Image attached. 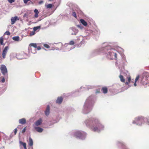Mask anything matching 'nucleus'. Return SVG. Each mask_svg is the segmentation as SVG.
Wrapping results in <instances>:
<instances>
[{
	"label": "nucleus",
	"mask_w": 149,
	"mask_h": 149,
	"mask_svg": "<svg viewBox=\"0 0 149 149\" xmlns=\"http://www.w3.org/2000/svg\"><path fill=\"white\" fill-rule=\"evenodd\" d=\"M40 28V26H37L34 27L33 28V30L34 31H36L37 30L39 29Z\"/></svg>",
	"instance_id": "a878e982"
},
{
	"label": "nucleus",
	"mask_w": 149,
	"mask_h": 149,
	"mask_svg": "<svg viewBox=\"0 0 149 149\" xmlns=\"http://www.w3.org/2000/svg\"><path fill=\"white\" fill-rule=\"evenodd\" d=\"M80 22L84 26H86L87 25V22L85 21L84 19H80Z\"/></svg>",
	"instance_id": "f3484780"
},
{
	"label": "nucleus",
	"mask_w": 149,
	"mask_h": 149,
	"mask_svg": "<svg viewBox=\"0 0 149 149\" xmlns=\"http://www.w3.org/2000/svg\"><path fill=\"white\" fill-rule=\"evenodd\" d=\"M26 120L25 118H24L20 119L19 120V123L21 124H24L26 123Z\"/></svg>",
	"instance_id": "ddd939ff"
},
{
	"label": "nucleus",
	"mask_w": 149,
	"mask_h": 149,
	"mask_svg": "<svg viewBox=\"0 0 149 149\" xmlns=\"http://www.w3.org/2000/svg\"><path fill=\"white\" fill-rule=\"evenodd\" d=\"M30 0H23L24 2L25 3H27L28 1H29Z\"/></svg>",
	"instance_id": "ea45409f"
},
{
	"label": "nucleus",
	"mask_w": 149,
	"mask_h": 149,
	"mask_svg": "<svg viewBox=\"0 0 149 149\" xmlns=\"http://www.w3.org/2000/svg\"><path fill=\"white\" fill-rule=\"evenodd\" d=\"M3 38H0V43L1 45H4L3 43Z\"/></svg>",
	"instance_id": "c85d7f7f"
},
{
	"label": "nucleus",
	"mask_w": 149,
	"mask_h": 149,
	"mask_svg": "<svg viewBox=\"0 0 149 149\" xmlns=\"http://www.w3.org/2000/svg\"><path fill=\"white\" fill-rule=\"evenodd\" d=\"M17 19L19 20V19L17 16H15L14 17H12L11 19V24H14L15 22L16 21Z\"/></svg>",
	"instance_id": "9b49d317"
},
{
	"label": "nucleus",
	"mask_w": 149,
	"mask_h": 149,
	"mask_svg": "<svg viewBox=\"0 0 149 149\" xmlns=\"http://www.w3.org/2000/svg\"><path fill=\"white\" fill-rule=\"evenodd\" d=\"M72 15L73 16H74V17H77V16H76V13L75 12H73L72 13Z\"/></svg>",
	"instance_id": "4c0bfd02"
},
{
	"label": "nucleus",
	"mask_w": 149,
	"mask_h": 149,
	"mask_svg": "<svg viewBox=\"0 0 149 149\" xmlns=\"http://www.w3.org/2000/svg\"><path fill=\"white\" fill-rule=\"evenodd\" d=\"M5 34L7 35H10V32L8 31H6L5 33Z\"/></svg>",
	"instance_id": "c9c22d12"
},
{
	"label": "nucleus",
	"mask_w": 149,
	"mask_h": 149,
	"mask_svg": "<svg viewBox=\"0 0 149 149\" xmlns=\"http://www.w3.org/2000/svg\"><path fill=\"white\" fill-rule=\"evenodd\" d=\"M37 47V44L36 43H31L29 45V50H31V52L33 54H35L36 53V49Z\"/></svg>",
	"instance_id": "0eeeda50"
},
{
	"label": "nucleus",
	"mask_w": 149,
	"mask_h": 149,
	"mask_svg": "<svg viewBox=\"0 0 149 149\" xmlns=\"http://www.w3.org/2000/svg\"><path fill=\"white\" fill-rule=\"evenodd\" d=\"M119 77L120 79V81L123 82H124L125 81V79L123 78V76L122 75H120Z\"/></svg>",
	"instance_id": "393cba45"
},
{
	"label": "nucleus",
	"mask_w": 149,
	"mask_h": 149,
	"mask_svg": "<svg viewBox=\"0 0 149 149\" xmlns=\"http://www.w3.org/2000/svg\"><path fill=\"white\" fill-rule=\"evenodd\" d=\"M28 144L30 146H32L33 144V140L30 137H29V138Z\"/></svg>",
	"instance_id": "dca6fc26"
},
{
	"label": "nucleus",
	"mask_w": 149,
	"mask_h": 149,
	"mask_svg": "<svg viewBox=\"0 0 149 149\" xmlns=\"http://www.w3.org/2000/svg\"><path fill=\"white\" fill-rule=\"evenodd\" d=\"M139 75H138L136 77V78H135V81H136H136L139 79Z\"/></svg>",
	"instance_id": "473e14b6"
},
{
	"label": "nucleus",
	"mask_w": 149,
	"mask_h": 149,
	"mask_svg": "<svg viewBox=\"0 0 149 149\" xmlns=\"http://www.w3.org/2000/svg\"><path fill=\"white\" fill-rule=\"evenodd\" d=\"M35 31H33L29 33V35L31 36H32L34 35L35 34Z\"/></svg>",
	"instance_id": "c756f323"
},
{
	"label": "nucleus",
	"mask_w": 149,
	"mask_h": 149,
	"mask_svg": "<svg viewBox=\"0 0 149 149\" xmlns=\"http://www.w3.org/2000/svg\"><path fill=\"white\" fill-rule=\"evenodd\" d=\"M19 56V55L17 56V58L18 59H23L24 58L23 57L20 58Z\"/></svg>",
	"instance_id": "e433bc0d"
},
{
	"label": "nucleus",
	"mask_w": 149,
	"mask_h": 149,
	"mask_svg": "<svg viewBox=\"0 0 149 149\" xmlns=\"http://www.w3.org/2000/svg\"><path fill=\"white\" fill-rule=\"evenodd\" d=\"M34 51V50H32V51Z\"/></svg>",
	"instance_id": "09e8293b"
},
{
	"label": "nucleus",
	"mask_w": 149,
	"mask_h": 149,
	"mask_svg": "<svg viewBox=\"0 0 149 149\" xmlns=\"http://www.w3.org/2000/svg\"><path fill=\"white\" fill-rule=\"evenodd\" d=\"M63 100V98L61 97H58L56 102L57 103L61 104Z\"/></svg>",
	"instance_id": "a211bd4d"
},
{
	"label": "nucleus",
	"mask_w": 149,
	"mask_h": 149,
	"mask_svg": "<svg viewBox=\"0 0 149 149\" xmlns=\"http://www.w3.org/2000/svg\"><path fill=\"white\" fill-rule=\"evenodd\" d=\"M19 143L20 144L23 146L24 149H27L26 144L25 143H24L21 141H20Z\"/></svg>",
	"instance_id": "412c9836"
},
{
	"label": "nucleus",
	"mask_w": 149,
	"mask_h": 149,
	"mask_svg": "<svg viewBox=\"0 0 149 149\" xmlns=\"http://www.w3.org/2000/svg\"><path fill=\"white\" fill-rule=\"evenodd\" d=\"M74 136L76 138L81 139H84L86 138V134L83 131H77L74 133Z\"/></svg>",
	"instance_id": "39448f33"
},
{
	"label": "nucleus",
	"mask_w": 149,
	"mask_h": 149,
	"mask_svg": "<svg viewBox=\"0 0 149 149\" xmlns=\"http://www.w3.org/2000/svg\"><path fill=\"white\" fill-rule=\"evenodd\" d=\"M14 135L16 134L17 132V130L16 128L14 130Z\"/></svg>",
	"instance_id": "58836bf2"
},
{
	"label": "nucleus",
	"mask_w": 149,
	"mask_h": 149,
	"mask_svg": "<svg viewBox=\"0 0 149 149\" xmlns=\"http://www.w3.org/2000/svg\"><path fill=\"white\" fill-rule=\"evenodd\" d=\"M44 46L45 47L47 48H48L49 47V46L48 45L46 44H44Z\"/></svg>",
	"instance_id": "2f4dec72"
},
{
	"label": "nucleus",
	"mask_w": 149,
	"mask_h": 149,
	"mask_svg": "<svg viewBox=\"0 0 149 149\" xmlns=\"http://www.w3.org/2000/svg\"><path fill=\"white\" fill-rule=\"evenodd\" d=\"M43 14H44V15H45V16H48V15H50L51 14H52V13H51L50 14H49L47 15H46V14L44 12V11H43Z\"/></svg>",
	"instance_id": "79ce46f5"
},
{
	"label": "nucleus",
	"mask_w": 149,
	"mask_h": 149,
	"mask_svg": "<svg viewBox=\"0 0 149 149\" xmlns=\"http://www.w3.org/2000/svg\"><path fill=\"white\" fill-rule=\"evenodd\" d=\"M120 143L121 144V145L123 144V143Z\"/></svg>",
	"instance_id": "49530a36"
},
{
	"label": "nucleus",
	"mask_w": 149,
	"mask_h": 149,
	"mask_svg": "<svg viewBox=\"0 0 149 149\" xmlns=\"http://www.w3.org/2000/svg\"><path fill=\"white\" fill-rule=\"evenodd\" d=\"M1 81L2 83H4L5 81V78L4 77H3L2 78L1 80Z\"/></svg>",
	"instance_id": "72a5a7b5"
},
{
	"label": "nucleus",
	"mask_w": 149,
	"mask_h": 149,
	"mask_svg": "<svg viewBox=\"0 0 149 149\" xmlns=\"http://www.w3.org/2000/svg\"><path fill=\"white\" fill-rule=\"evenodd\" d=\"M42 121V119L40 118L35 123L34 125L36 126H38L41 124Z\"/></svg>",
	"instance_id": "f8f14e48"
},
{
	"label": "nucleus",
	"mask_w": 149,
	"mask_h": 149,
	"mask_svg": "<svg viewBox=\"0 0 149 149\" xmlns=\"http://www.w3.org/2000/svg\"><path fill=\"white\" fill-rule=\"evenodd\" d=\"M77 26L81 30L83 29L84 28V27L82 26L81 24L77 25Z\"/></svg>",
	"instance_id": "bb28decb"
},
{
	"label": "nucleus",
	"mask_w": 149,
	"mask_h": 149,
	"mask_svg": "<svg viewBox=\"0 0 149 149\" xmlns=\"http://www.w3.org/2000/svg\"><path fill=\"white\" fill-rule=\"evenodd\" d=\"M13 39L15 41H18L19 40V37L18 36H14L13 37Z\"/></svg>",
	"instance_id": "4be33fe9"
},
{
	"label": "nucleus",
	"mask_w": 149,
	"mask_h": 149,
	"mask_svg": "<svg viewBox=\"0 0 149 149\" xmlns=\"http://www.w3.org/2000/svg\"><path fill=\"white\" fill-rule=\"evenodd\" d=\"M85 123L86 126L94 132H100L104 127V126L95 118L88 119L85 120Z\"/></svg>",
	"instance_id": "f03ea898"
},
{
	"label": "nucleus",
	"mask_w": 149,
	"mask_h": 149,
	"mask_svg": "<svg viewBox=\"0 0 149 149\" xmlns=\"http://www.w3.org/2000/svg\"><path fill=\"white\" fill-rule=\"evenodd\" d=\"M34 12L35 13V17L37 18L38 17V14L39 13V12L38 10L37 9H35L34 10Z\"/></svg>",
	"instance_id": "aec40b11"
},
{
	"label": "nucleus",
	"mask_w": 149,
	"mask_h": 149,
	"mask_svg": "<svg viewBox=\"0 0 149 149\" xmlns=\"http://www.w3.org/2000/svg\"><path fill=\"white\" fill-rule=\"evenodd\" d=\"M9 49V47L8 46H6L3 51L2 54V57L3 58H5L6 57V56L8 52V50Z\"/></svg>",
	"instance_id": "6e6552de"
},
{
	"label": "nucleus",
	"mask_w": 149,
	"mask_h": 149,
	"mask_svg": "<svg viewBox=\"0 0 149 149\" xmlns=\"http://www.w3.org/2000/svg\"><path fill=\"white\" fill-rule=\"evenodd\" d=\"M146 121H147V124L149 125V121L146 118H144L142 116H140L136 118L135 120L133 121L132 123L136 124V125H141L144 124V122Z\"/></svg>",
	"instance_id": "20e7f679"
},
{
	"label": "nucleus",
	"mask_w": 149,
	"mask_h": 149,
	"mask_svg": "<svg viewBox=\"0 0 149 149\" xmlns=\"http://www.w3.org/2000/svg\"><path fill=\"white\" fill-rule=\"evenodd\" d=\"M134 86H136V81H135V82L134 83Z\"/></svg>",
	"instance_id": "a18cd8bd"
},
{
	"label": "nucleus",
	"mask_w": 149,
	"mask_h": 149,
	"mask_svg": "<svg viewBox=\"0 0 149 149\" xmlns=\"http://www.w3.org/2000/svg\"><path fill=\"white\" fill-rule=\"evenodd\" d=\"M56 49V50H58V48H57V49Z\"/></svg>",
	"instance_id": "de8ad7c7"
},
{
	"label": "nucleus",
	"mask_w": 149,
	"mask_h": 149,
	"mask_svg": "<svg viewBox=\"0 0 149 149\" xmlns=\"http://www.w3.org/2000/svg\"><path fill=\"white\" fill-rule=\"evenodd\" d=\"M0 70L2 74L5 78H8V71L6 66L4 65H1Z\"/></svg>",
	"instance_id": "423d86ee"
},
{
	"label": "nucleus",
	"mask_w": 149,
	"mask_h": 149,
	"mask_svg": "<svg viewBox=\"0 0 149 149\" xmlns=\"http://www.w3.org/2000/svg\"><path fill=\"white\" fill-rule=\"evenodd\" d=\"M127 79L128 81V82H126V84H128L131 81V78L130 77H127Z\"/></svg>",
	"instance_id": "cd10ccee"
},
{
	"label": "nucleus",
	"mask_w": 149,
	"mask_h": 149,
	"mask_svg": "<svg viewBox=\"0 0 149 149\" xmlns=\"http://www.w3.org/2000/svg\"><path fill=\"white\" fill-rule=\"evenodd\" d=\"M102 90L103 93H106L107 92V89L106 87H103L102 88Z\"/></svg>",
	"instance_id": "b1692460"
},
{
	"label": "nucleus",
	"mask_w": 149,
	"mask_h": 149,
	"mask_svg": "<svg viewBox=\"0 0 149 149\" xmlns=\"http://www.w3.org/2000/svg\"><path fill=\"white\" fill-rule=\"evenodd\" d=\"M43 1H39L38 3L39 4H41L42 3H43Z\"/></svg>",
	"instance_id": "c03bdc74"
},
{
	"label": "nucleus",
	"mask_w": 149,
	"mask_h": 149,
	"mask_svg": "<svg viewBox=\"0 0 149 149\" xmlns=\"http://www.w3.org/2000/svg\"><path fill=\"white\" fill-rule=\"evenodd\" d=\"M112 44L111 43H104L102 47L94 51L92 53L93 56H95L100 53H104L108 58L111 59H116L117 58V52L121 54V55L124 52V50L120 47H118L117 50L112 48L111 47Z\"/></svg>",
	"instance_id": "f257e3e1"
},
{
	"label": "nucleus",
	"mask_w": 149,
	"mask_h": 149,
	"mask_svg": "<svg viewBox=\"0 0 149 149\" xmlns=\"http://www.w3.org/2000/svg\"><path fill=\"white\" fill-rule=\"evenodd\" d=\"M92 97L90 96L86 100L82 109L81 112L84 114H87L92 110L93 107Z\"/></svg>",
	"instance_id": "7ed1b4c3"
},
{
	"label": "nucleus",
	"mask_w": 149,
	"mask_h": 149,
	"mask_svg": "<svg viewBox=\"0 0 149 149\" xmlns=\"http://www.w3.org/2000/svg\"><path fill=\"white\" fill-rule=\"evenodd\" d=\"M49 105H47L46 108V109L45 111V114L46 116H48L49 113Z\"/></svg>",
	"instance_id": "2eb2a0df"
},
{
	"label": "nucleus",
	"mask_w": 149,
	"mask_h": 149,
	"mask_svg": "<svg viewBox=\"0 0 149 149\" xmlns=\"http://www.w3.org/2000/svg\"><path fill=\"white\" fill-rule=\"evenodd\" d=\"M93 86H87L86 87H85V88L86 89H89L92 88H93Z\"/></svg>",
	"instance_id": "7c9ffc66"
},
{
	"label": "nucleus",
	"mask_w": 149,
	"mask_h": 149,
	"mask_svg": "<svg viewBox=\"0 0 149 149\" xmlns=\"http://www.w3.org/2000/svg\"><path fill=\"white\" fill-rule=\"evenodd\" d=\"M34 128L36 130V131L39 132H41L43 130V129L40 127H35L34 126Z\"/></svg>",
	"instance_id": "4468645a"
},
{
	"label": "nucleus",
	"mask_w": 149,
	"mask_h": 149,
	"mask_svg": "<svg viewBox=\"0 0 149 149\" xmlns=\"http://www.w3.org/2000/svg\"><path fill=\"white\" fill-rule=\"evenodd\" d=\"M71 35H76L78 32V30L74 27L70 28Z\"/></svg>",
	"instance_id": "1a4fd4ad"
},
{
	"label": "nucleus",
	"mask_w": 149,
	"mask_h": 149,
	"mask_svg": "<svg viewBox=\"0 0 149 149\" xmlns=\"http://www.w3.org/2000/svg\"><path fill=\"white\" fill-rule=\"evenodd\" d=\"M8 2L10 3H12L15 1V0H8Z\"/></svg>",
	"instance_id": "f704fd0d"
},
{
	"label": "nucleus",
	"mask_w": 149,
	"mask_h": 149,
	"mask_svg": "<svg viewBox=\"0 0 149 149\" xmlns=\"http://www.w3.org/2000/svg\"><path fill=\"white\" fill-rule=\"evenodd\" d=\"M121 56L122 58V61L120 62V63L122 65H124L126 64L127 61L126 60L124 54H122Z\"/></svg>",
	"instance_id": "9d476101"
},
{
	"label": "nucleus",
	"mask_w": 149,
	"mask_h": 149,
	"mask_svg": "<svg viewBox=\"0 0 149 149\" xmlns=\"http://www.w3.org/2000/svg\"><path fill=\"white\" fill-rule=\"evenodd\" d=\"M26 131V127H24L22 130V132L24 133Z\"/></svg>",
	"instance_id": "a19ab883"
},
{
	"label": "nucleus",
	"mask_w": 149,
	"mask_h": 149,
	"mask_svg": "<svg viewBox=\"0 0 149 149\" xmlns=\"http://www.w3.org/2000/svg\"><path fill=\"white\" fill-rule=\"evenodd\" d=\"M74 42L72 40L70 41L69 43V44H66L65 45L66 47H68V46H69V45H74Z\"/></svg>",
	"instance_id": "5701e85b"
},
{
	"label": "nucleus",
	"mask_w": 149,
	"mask_h": 149,
	"mask_svg": "<svg viewBox=\"0 0 149 149\" xmlns=\"http://www.w3.org/2000/svg\"><path fill=\"white\" fill-rule=\"evenodd\" d=\"M36 48L38 50H39L41 49V47L40 46H38Z\"/></svg>",
	"instance_id": "37998d69"
},
{
	"label": "nucleus",
	"mask_w": 149,
	"mask_h": 149,
	"mask_svg": "<svg viewBox=\"0 0 149 149\" xmlns=\"http://www.w3.org/2000/svg\"><path fill=\"white\" fill-rule=\"evenodd\" d=\"M45 7L47 8H51L53 7V5L51 4H45Z\"/></svg>",
	"instance_id": "6ab92c4d"
}]
</instances>
